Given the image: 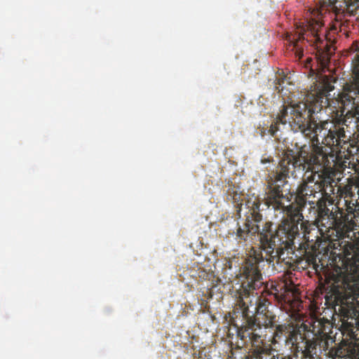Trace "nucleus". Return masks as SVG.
Listing matches in <instances>:
<instances>
[{"label": "nucleus", "instance_id": "ddd939ff", "mask_svg": "<svg viewBox=\"0 0 359 359\" xmlns=\"http://www.w3.org/2000/svg\"><path fill=\"white\" fill-rule=\"evenodd\" d=\"M241 190L239 186H236L232 181L228 182L226 191L227 199L231 200L236 205H242Z\"/></svg>", "mask_w": 359, "mask_h": 359}, {"label": "nucleus", "instance_id": "f8f14e48", "mask_svg": "<svg viewBox=\"0 0 359 359\" xmlns=\"http://www.w3.org/2000/svg\"><path fill=\"white\" fill-rule=\"evenodd\" d=\"M318 215L316 222L319 225L325 226L324 220H327V224L330 223V225H333L334 222L337 219V212H333L332 210L327 208V205L325 203H320L318 205Z\"/></svg>", "mask_w": 359, "mask_h": 359}, {"label": "nucleus", "instance_id": "20e7f679", "mask_svg": "<svg viewBox=\"0 0 359 359\" xmlns=\"http://www.w3.org/2000/svg\"><path fill=\"white\" fill-rule=\"evenodd\" d=\"M323 24L321 21L311 19L307 20L306 24H303L299 27L298 31L294 35H287V40L290 46L295 49V55L298 59H301L304 55V48L302 43L306 41L315 46L316 50V58L317 63L320 65L322 69L326 68L330 62L332 55L331 43L327 40L323 39L325 37V32L322 34Z\"/></svg>", "mask_w": 359, "mask_h": 359}, {"label": "nucleus", "instance_id": "9b49d317", "mask_svg": "<svg viewBox=\"0 0 359 359\" xmlns=\"http://www.w3.org/2000/svg\"><path fill=\"white\" fill-rule=\"evenodd\" d=\"M341 272L353 274L359 270V245H351L345 251L344 257L341 260Z\"/></svg>", "mask_w": 359, "mask_h": 359}, {"label": "nucleus", "instance_id": "2eb2a0df", "mask_svg": "<svg viewBox=\"0 0 359 359\" xmlns=\"http://www.w3.org/2000/svg\"><path fill=\"white\" fill-rule=\"evenodd\" d=\"M351 49L353 53H355L353 60L356 63H359V41L353 42Z\"/></svg>", "mask_w": 359, "mask_h": 359}, {"label": "nucleus", "instance_id": "dca6fc26", "mask_svg": "<svg viewBox=\"0 0 359 359\" xmlns=\"http://www.w3.org/2000/svg\"><path fill=\"white\" fill-rule=\"evenodd\" d=\"M286 79L285 76H283L278 79L277 82L276 83V90H278V93H282L284 90L283 83Z\"/></svg>", "mask_w": 359, "mask_h": 359}, {"label": "nucleus", "instance_id": "412c9836", "mask_svg": "<svg viewBox=\"0 0 359 359\" xmlns=\"http://www.w3.org/2000/svg\"><path fill=\"white\" fill-rule=\"evenodd\" d=\"M332 50H334V48H332ZM332 52H333V51H332Z\"/></svg>", "mask_w": 359, "mask_h": 359}, {"label": "nucleus", "instance_id": "aec40b11", "mask_svg": "<svg viewBox=\"0 0 359 359\" xmlns=\"http://www.w3.org/2000/svg\"><path fill=\"white\" fill-rule=\"evenodd\" d=\"M337 208L338 209V212H339L341 214V215L342 216V215H343L342 210H341L338 207H337Z\"/></svg>", "mask_w": 359, "mask_h": 359}, {"label": "nucleus", "instance_id": "423d86ee", "mask_svg": "<svg viewBox=\"0 0 359 359\" xmlns=\"http://www.w3.org/2000/svg\"><path fill=\"white\" fill-rule=\"evenodd\" d=\"M338 102L341 114L345 113V121L355 119L359 123V71L355 73L353 79L343 86L339 94Z\"/></svg>", "mask_w": 359, "mask_h": 359}, {"label": "nucleus", "instance_id": "39448f33", "mask_svg": "<svg viewBox=\"0 0 359 359\" xmlns=\"http://www.w3.org/2000/svg\"><path fill=\"white\" fill-rule=\"evenodd\" d=\"M328 321L316 320L313 322L312 332L315 337L309 340L305 336L304 341H299L296 346L292 359L297 358L301 353L303 359H321V350H327L333 342L330 335V327Z\"/></svg>", "mask_w": 359, "mask_h": 359}, {"label": "nucleus", "instance_id": "1a4fd4ad", "mask_svg": "<svg viewBox=\"0 0 359 359\" xmlns=\"http://www.w3.org/2000/svg\"><path fill=\"white\" fill-rule=\"evenodd\" d=\"M240 330H236L237 337L242 341L243 345H250L252 349L249 353L246 359H292V355H285L284 353H276L271 355L272 349L264 346V344H255L249 338H243L240 334Z\"/></svg>", "mask_w": 359, "mask_h": 359}, {"label": "nucleus", "instance_id": "f3484780", "mask_svg": "<svg viewBox=\"0 0 359 359\" xmlns=\"http://www.w3.org/2000/svg\"><path fill=\"white\" fill-rule=\"evenodd\" d=\"M313 60V58L307 57L305 61V63H304V67L306 69H310L311 71L314 72L313 68V65H312Z\"/></svg>", "mask_w": 359, "mask_h": 359}, {"label": "nucleus", "instance_id": "a211bd4d", "mask_svg": "<svg viewBox=\"0 0 359 359\" xmlns=\"http://www.w3.org/2000/svg\"><path fill=\"white\" fill-rule=\"evenodd\" d=\"M337 289H335L334 291V302L335 303H337V299H338V297H337Z\"/></svg>", "mask_w": 359, "mask_h": 359}, {"label": "nucleus", "instance_id": "6e6552de", "mask_svg": "<svg viewBox=\"0 0 359 359\" xmlns=\"http://www.w3.org/2000/svg\"><path fill=\"white\" fill-rule=\"evenodd\" d=\"M332 179L328 177L323 179L320 184L318 182H304L302 185L297 189V201L299 205H291L292 207H298L302 209L303 205L308 203L309 204H314L316 201L313 198L316 197V194L322 192L325 186L331 184ZM313 183V185L312 184Z\"/></svg>", "mask_w": 359, "mask_h": 359}, {"label": "nucleus", "instance_id": "9d476101", "mask_svg": "<svg viewBox=\"0 0 359 359\" xmlns=\"http://www.w3.org/2000/svg\"><path fill=\"white\" fill-rule=\"evenodd\" d=\"M322 9L331 11L335 14L346 12L351 15H355L359 9V0H344L342 4L337 6L338 0H318Z\"/></svg>", "mask_w": 359, "mask_h": 359}, {"label": "nucleus", "instance_id": "6ab92c4d", "mask_svg": "<svg viewBox=\"0 0 359 359\" xmlns=\"http://www.w3.org/2000/svg\"><path fill=\"white\" fill-rule=\"evenodd\" d=\"M333 294H330V297L327 296V294L325 295L326 302L329 303L330 300L332 299Z\"/></svg>", "mask_w": 359, "mask_h": 359}, {"label": "nucleus", "instance_id": "f03ea898", "mask_svg": "<svg viewBox=\"0 0 359 359\" xmlns=\"http://www.w3.org/2000/svg\"><path fill=\"white\" fill-rule=\"evenodd\" d=\"M269 173L266 177L267 189L265 205L268 208H272L274 210L286 212L287 217L274 229L271 222H266L262 230H259V223L262 220V215L259 213V202L255 201L243 224L237 229V236L240 239L246 241L249 235L258 234L259 241L266 253L263 255L262 250L251 249L243 266L241 268V276L244 280L241 287L243 292L249 298L250 292L259 289L263 285V276L261 271L264 266L273 263L274 258L284 254L285 250H292L294 246V240L299 236L300 231L303 238L307 243H314L319 241L323 235L320 225L314 222L311 223L304 219L301 208L285 206L283 200L285 198V192L290 191L287 186L283 190V196L272 199V188L269 185Z\"/></svg>", "mask_w": 359, "mask_h": 359}, {"label": "nucleus", "instance_id": "0eeeda50", "mask_svg": "<svg viewBox=\"0 0 359 359\" xmlns=\"http://www.w3.org/2000/svg\"><path fill=\"white\" fill-rule=\"evenodd\" d=\"M306 327V325L299 326L292 322H285L283 324H278L276 322L273 327H269L273 330L271 342L273 345L283 343L285 346H290L294 352L299 341H304L305 339L303 332Z\"/></svg>", "mask_w": 359, "mask_h": 359}, {"label": "nucleus", "instance_id": "7ed1b4c3", "mask_svg": "<svg viewBox=\"0 0 359 359\" xmlns=\"http://www.w3.org/2000/svg\"><path fill=\"white\" fill-rule=\"evenodd\" d=\"M250 304L243 298H240L235 305L231 324L239 329L243 338L251 339L255 344H264L269 327H273L278 322V316L269 309L271 302L266 298L258 297L255 304Z\"/></svg>", "mask_w": 359, "mask_h": 359}, {"label": "nucleus", "instance_id": "4468645a", "mask_svg": "<svg viewBox=\"0 0 359 359\" xmlns=\"http://www.w3.org/2000/svg\"><path fill=\"white\" fill-rule=\"evenodd\" d=\"M305 257L308 264L313 265L314 269L318 270V267L319 266L317 262L318 255L313 253L305 252Z\"/></svg>", "mask_w": 359, "mask_h": 359}, {"label": "nucleus", "instance_id": "f257e3e1", "mask_svg": "<svg viewBox=\"0 0 359 359\" xmlns=\"http://www.w3.org/2000/svg\"><path fill=\"white\" fill-rule=\"evenodd\" d=\"M332 88L329 85H319L314 90L308 93L305 101L293 106H283L276 121L269 129L273 137H278L279 125L289 124L294 132H302L309 137L311 145H303L299 151L287 150L275 170L269 172V186L271 187L272 199L283 196V190L287 186L290 175L297 177V173L311 171L320 177L327 169L331 168L326 149L333 147H342L349 140L344 129L345 113L341 115L344 118L320 121L317 123L313 114L320 112L323 108L330 105V91Z\"/></svg>", "mask_w": 359, "mask_h": 359}]
</instances>
